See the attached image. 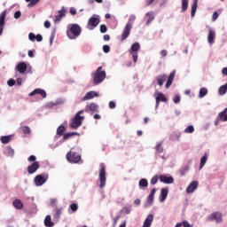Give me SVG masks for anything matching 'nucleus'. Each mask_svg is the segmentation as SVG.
Segmentation results:
<instances>
[{
  "instance_id": "58836bf2",
  "label": "nucleus",
  "mask_w": 227,
  "mask_h": 227,
  "mask_svg": "<svg viewBox=\"0 0 227 227\" xmlns=\"http://www.w3.org/2000/svg\"><path fill=\"white\" fill-rule=\"evenodd\" d=\"M189 8V0H182V10L183 12H187Z\"/></svg>"
},
{
  "instance_id": "bb28decb",
  "label": "nucleus",
  "mask_w": 227,
  "mask_h": 227,
  "mask_svg": "<svg viewBox=\"0 0 227 227\" xmlns=\"http://www.w3.org/2000/svg\"><path fill=\"white\" fill-rule=\"evenodd\" d=\"M44 225L47 227L54 226V223H52V220L51 218V215H46V217L44 219Z\"/></svg>"
},
{
  "instance_id": "0e129e2a",
  "label": "nucleus",
  "mask_w": 227,
  "mask_h": 227,
  "mask_svg": "<svg viewBox=\"0 0 227 227\" xmlns=\"http://www.w3.org/2000/svg\"><path fill=\"white\" fill-rule=\"evenodd\" d=\"M44 27H46V29H49V27H51V21L46 20V21L44 22Z\"/></svg>"
},
{
  "instance_id": "39448f33",
  "label": "nucleus",
  "mask_w": 227,
  "mask_h": 227,
  "mask_svg": "<svg viewBox=\"0 0 227 227\" xmlns=\"http://www.w3.org/2000/svg\"><path fill=\"white\" fill-rule=\"evenodd\" d=\"M66 159L67 162H70V164H79L82 160L81 154L72 151L67 153Z\"/></svg>"
},
{
  "instance_id": "49530a36",
  "label": "nucleus",
  "mask_w": 227,
  "mask_h": 227,
  "mask_svg": "<svg viewBox=\"0 0 227 227\" xmlns=\"http://www.w3.org/2000/svg\"><path fill=\"white\" fill-rule=\"evenodd\" d=\"M40 3V0H30V3L27 4L28 8H33V6H36Z\"/></svg>"
},
{
  "instance_id": "de8ad7c7",
  "label": "nucleus",
  "mask_w": 227,
  "mask_h": 227,
  "mask_svg": "<svg viewBox=\"0 0 227 227\" xmlns=\"http://www.w3.org/2000/svg\"><path fill=\"white\" fill-rule=\"evenodd\" d=\"M70 209L72 210V212H77V210L79 209V205H77V203H72L70 205Z\"/></svg>"
},
{
  "instance_id": "72a5a7b5",
  "label": "nucleus",
  "mask_w": 227,
  "mask_h": 227,
  "mask_svg": "<svg viewBox=\"0 0 227 227\" xmlns=\"http://www.w3.org/2000/svg\"><path fill=\"white\" fill-rule=\"evenodd\" d=\"M63 17H65V11L61 10L59 12V14L55 16V22H59Z\"/></svg>"
},
{
  "instance_id": "5fc2aeb1",
  "label": "nucleus",
  "mask_w": 227,
  "mask_h": 227,
  "mask_svg": "<svg viewBox=\"0 0 227 227\" xmlns=\"http://www.w3.org/2000/svg\"><path fill=\"white\" fill-rule=\"evenodd\" d=\"M22 15V12H20V11H17L14 13V19H20V16Z\"/></svg>"
},
{
  "instance_id": "423d86ee",
  "label": "nucleus",
  "mask_w": 227,
  "mask_h": 227,
  "mask_svg": "<svg viewBox=\"0 0 227 227\" xmlns=\"http://www.w3.org/2000/svg\"><path fill=\"white\" fill-rule=\"evenodd\" d=\"M48 180H49L48 173H43V174L37 175L34 178V182L36 187H42V185H43V184H45Z\"/></svg>"
},
{
  "instance_id": "69168bd1",
  "label": "nucleus",
  "mask_w": 227,
  "mask_h": 227,
  "mask_svg": "<svg viewBox=\"0 0 227 227\" xmlns=\"http://www.w3.org/2000/svg\"><path fill=\"white\" fill-rule=\"evenodd\" d=\"M182 224H183L184 227H191V224H190L189 222H187V221H184V222L182 223Z\"/></svg>"
},
{
  "instance_id": "37998d69",
  "label": "nucleus",
  "mask_w": 227,
  "mask_h": 227,
  "mask_svg": "<svg viewBox=\"0 0 227 227\" xmlns=\"http://www.w3.org/2000/svg\"><path fill=\"white\" fill-rule=\"evenodd\" d=\"M122 214L129 215L132 212V206L124 207L121 210Z\"/></svg>"
},
{
  "instance_id": "8fccbe9b",
  "label": "nucleus",
  "mask_w": 227,
  "mask_h": 227,
  "mask_svg": "<svg viewBox=\"0 0 227 227\" xmlns=\"http://www.w3.org/2000/svg\"><path fill=\"white\" fill-rule=\"evenodd\" d=\"M103 51H104V52H105L106 54H107V52H109V51H111V47H109V45H107V44H105V45L103 46Z\"/></svg>"
},
{
  "instance_id": "ea45409f",
  "label": "nucleus",
  "mask_w": 227,
  "mask_h": 227,
  "mask_svg": "<svg viewBox=\"0 0 227 227\" xmlns=\"http://www.w3.org/2000/svg\"><path fill=\"white\" fill-rule=\"evenodd\" d=\"M5 153L6 155H8L9 157H13L15 151L12 148V147H7L5 149Z\"/></svg>"
},
{
  "instance_id": "7ed1b4c3",
  "label": "nucleus",
  "mask_w": 227,
  "mask_h": 227,
  "mask_svg": "<svg viewBox=\"0 0 227 227\" xmlns=\"http://www.w3.org/2000/svg\"><path fill=\"white\" fill-rule=\"evenodd\" d=\"M93 82L95 86L100 84V82H104L106 79V72L102 70V67H98L95 73L92 74Z\"/></svg>"
},
{
  "instance_id": "1a4fd4ad",
  "label": "nucleus",
  "mask_w": 227,
  "mask_h": 227,
  "mask_svg": "<svg viewBox=\"0 0 227 227\" xmlns=\"http://www.w3.org/2000/svg\"><path fill=\"white\" fill-rule=\"evenodd\" d=\"M139 43H135L132 44L131 50L129 51V54L132 55L134 63H137V51H139Z\"/></svg>"
},
{
  "instance_id": "3c124183",
  "label": "nucleus",
  "mask_w": 227,
  "mask_h": 227,
  "mask_svg": "<svg viewBox=\"0 0 227 227\" xmlns=\"http://www.w3.org/2000/svg\"><path fill=\"white\" fill-rule=\"evenodd\" d=\"M100 33H107V26L101 25L100 26Z\"/></svg>"
},
{
  "instance_id": "052dcab7",
  "label": "nucleus",
  "mask_w": 227,
  "mask_h": 227,
  "mask_svg": "<svg viewBox=\"0 0 227 227\" xmlns=\"http://www.w3.org/2000/svg\"><path fill=\"white\" fill-rule=\"evenodd\" d=\"M160 56H162L163 58H166L168 56V51L167 50H162L160 51Z\"/></svg>"
},
{
  "instance_id": "c85d7f7f",
  "label": "nucleus",
  "mask_w": 227,
  "mask_h": 227,
  "mask_svg": "<svg viewBox=\"0 0 227 227\" xmlns=\"http://www.w3.org/2000/svg\"><path fill=\"white\" fill-rule=\"evenodd\" d=\"M196 10H198V0H194L192 5L191 16L194 17L196 15Z\"/></svg>"
},
{
  "instance_id": "774afa93",
  "label": "nucleus",
  "mask_w": 227,
  "mask_h": 227,
  "mask_svg": "<svg viewBox=\"0 0 227 227\" xmlns=\"http://www.w3.org/2000/svg\"><path fill=\"white\" fill-rule=\"evenodd\" d=\"M222 74H223V75H227V67L223 68Z\"/></svg>"
},
{
  "instance_id": "4468645a",
  "label": "nucleus",
  "mask_w": 227,
  "mask_h": 227,
  "mask_svg": "<svg viewBox=\"0 0 227 227\" xmlns=\"http://www.w3.org/2000/svg\"><path fill=\"white\" fill-rule=\"evenodd\" d=\"M85 113H98V105L96 103H91L90 105H87L85 107Z\"/></svg>"
},
{
  "instance_id": "9b49d317",
  "label": "nucleus",
  "mask_w": 227,
  "mask_h": 227,
  "mask_svg": "<svg viewBox=\"0 0 227 227\" xmlns=\"http://www.w3.org/2000/svg\"><path fill=\"white\" fill-rule=\"evenodd\" d=\"M219 121H227V107L218 114V116L215 121V125H219Z\"/></svg>"
},
{
  "instance_id": "a211bd4d",
  "label": "nucleus",
  "mask_w": 227,
  "mask_h": 227,
  "mask_svg": "<svg viewBox=\"0 0 227 227\" xmlns=\"http://www.w3.org/2000/svg\"><path fill=\"white\" fill-rule=\"evenodd\" d=\"M207 42L212 45V43H215V30L209 28L208 35H207Z\"/></svg>"
},
{
  "instance_id": "09e8293b",
  "label": "nucleus",
  "mask_w": 227,
  "mask_h": 227,
  "mask_svg": "<svg viewBox=\"0 0 227 227\" xmlns=\"http://www.w3.org/2000/svg\"><path fill=\"white\" fill-rule=\"evenodd\" d=\"M158 182H159V177L157 176H154L152 177L151 179L152 185H155V184H157Z\"/></svg>"
},
{
  "instance_id": "c756f323",
  "label": "nucleus",
  "mask_w": 227,
  "mask_h": 227,
  "mask_svg": "<svg viewBox=\"0 0 227 227\" xmlns=\"http://www.w3.org/2000/svg\"><path fill=\"white\" fill-rule=\"evenodd\" d=\"M208 159V156L207 155V153L200 159V170L203 169V168L205 167V164H207V160Z\"/></svg>"
},
{
  "instance_id": "412c9836",
  "label": "nucleus",
  "mask_w": 227,
  "mask_h": 227,
  "mask_svg": "<svg viewBox=\"0 0 227 227\" xmlns=\"http://www.w3.org/2000/svg\"><path fill=\"white\" fill-rule=\"evenodd\" d=\"M168 193H169V189H168V188H162L161 189L160 198V203H164V201H166Z\"/></svg>"
},
{
  "instance_id": "2f4dec72",
  "label": "nucleus",
  "mask_w": 227,
  "mask_h": 227,
  "mask_svg": "<svg viewBox=\"0 0 227 227\" xmlns=\"http://www.w3.org/2000/svg\"><path fill=\"white\" fill-rule=\"evenodd\" d=\"M146 17H149L146 21L147 26H149V24H152V22H153V19H155V17L153 16V12H147Z\"/></svg>"
},
{
  "instance_id": "338daca9",
  "label": "nucleus",
  "mask_w": 227,
  "mask_h": 227,
  "mask_svg": "<svg viewBox=\"0 0 227 227\" xmlns=\"http://www.w3.org/2000/svg\"><path fill=\"white\" fill-rule=\"evenodd\" d=\"M135 205H141V200L137 199L134 200Z\"/></svg>"
},
{
  "instance_id": "473e14b6",
  "label": "nucleus",
  "mask_w": 227,
  "mask_h": 227,
  "mask_svg": "<svg viewBox=\"0 0 227 227\" xmlns=\"http://www.w3.org/2000/svg\"><path fill=\"white\" fill-rule=\"evenodd\" d=\"M219 95H226L227 93V83L225 85L220 86L218 89Z\"/></svg>"
},
{
  "instance_id": "79ce46f5",
  "label": "nucleus",
  "mask_w": 227,
  "mask_h": 227,
  "mask_svg": "<svg viewBox=\"0 0 227 227\" xmlns=\"http://www.w3.org/2000/svg\"><path fill=\"white\" fill-rule=\"evenodd\" d=\"M20 130H22L23 134H31V129L28 126H21Z\"/></svg>"
},
{
  "instance_id": "e2e57ef3",
  "label": "nucleus",
  "mask_w": 227,
  "mask_h": 227,
  "mask_svg": "<svg viewBox=\"0 0 227 227\" xmlns=\"http://www.w3.org/2000/svg\"><path fill=\"white\" fill-rule=\"evenodd\" d=\"M155 3V0H146L145 6H150L151 4H153Z\"/></svg>"
},
{
  "instance_id": "6ab92c4d",
  "label": "nucleus",
  "mask_w": 227,
  "mask_h": 227,
  "mask_svg": "<svg viewBox=\"0 0 227 227\" xmlns=\"http://www.w3.org/2000/svg\"><path fill=\"white\" fill-rule=\"evenodd\" d=\"M6 19V11H4L0 14V36L3 35V30L4 29V20Z\"/></svg>"
},
{
  "instance_id": "864d4df0",
  "label": "nucleus",
  "mask_w": 227,
  "mask_h": 227,
  "mask_svg": "<svg viewBox=\"0 0 227 227\" xmlns=\"http://www.w3.org/2000/svg\"><path fill=\"white\" fill-rule=\"evenodd\" d=\"M216 19H219V13L217 12H215L212 16L213 22H215Z\"/></svg>"
},
{
  "instance_id": "2eb2a0df",
  "label": "nucleus",
  "mask_w": 227,
  "mask_h": 227,
  "mask_svg": "<svg viewBox=\"0 0 227 227\" xmlns=\"http://www.w3.org/2000/svg\"><path fill=\"white\" fill-rule=\"evenodd\" d=\"M28 95L29 97H35V95H41L43 98H47V92H45V90H43V89H35L32 92H30Z\"/></svg>"
},
{
  "instance_id": "680f3d73",
  "label": "nucleus",
  "mask_w": 227,
  "mask_h": 227,
  "mask_svg": "<svg viewBox=\"0 0 227 227\" xmlns=\"http://www.w3.org/2000/svg\"><path fill=\"white\" fill-rule=\"evenodd\" d=\"M103 40H105V42H109V40H111V36L109 35H105L103 36Z\"/></svg>"
},
{
  "instance_id": "dca6fc26",
  "label": "nucleus",
  "mask_w": 227,
  "mask_h": 227,
  "mask_svg": "<svg viewBox=\"0 0 227 227\" xmlns=\"http://www.w3.org/2000/svg\"><path fill=\"white\" fill-rule=\"evenodd\" d=\"M198 185H200V183L198 181H192L186 188V192L188 194L194 192L196 189H198Z\"/></svg>"
},
{
  "instance_id": "603ef678",
  "label": "nucleus",
  "mask_w": 227,
  "mask_h": 227,
  "mask_svg": "<svg viewBox=\"0 0 227 227\" xmlns=\"http://www.w3.org/2000/svg\"><path fill=\"white\" fill-rule=\"evenodd\" d=\"M28 162H36V156L31 155L27 158Z\"/></svg>"
},
{
  "instance_id": "5701e85b",
  "label": "nucleus",
  "mask_w": 227,
  "mask_h": 227,
  "mask_svg": "<svg viewBox=\"0 0 227 227\" xmlns=\"http://www.w3.org/2000/svg\"><path fill=\"white\" fill-rule=\"evenodd\" d=\"M12 206L16 210H22L24 208V204L22 203L21 200L16 199L12 201Z\"/></svg>"
},
{
  "instance_id": "a18cd8bd",
  "label": "nucleus",
  "mask_w": 227,
  "mask_h": 227,
  "mask_svg": "<svg viewBox=\"0 0 227 227\" xmlns=\"http://www.w3.org/2000/svg\"><path fill=\"white\" fill-rule=\"evenodd\" d=\"M194 132V126L190 125L184 129L185 134H192Z\"/></svg>"
},
{
  "instance_id": "bf43d9fd",
  "label": "nucleus",
  "mask_w": 227,
  "mask_h": 227,
  "mask_svg": "<svg viewBox=\"0 0 227 227\" xmlns=\"http://www.w3.org/2000/svg\"><path fill=\"white\" fill-rule=\"evenodd\" d=\"M69 12L71 15H77V10H75L74 7H71Z\"/></svg>"
},
{
  "instance_id": "4be33fe9",
  "label": "nucleus",
  "mask_w": 227,
  "mask_h": 227,
  "mask_svg": "<svg viewBox=\"0 0 227 227\" xmlns=\"http://www.w3.org/2000/svg\"><path fill=\"white\" fill-rule=\"evenodd\" d=\"M160 181H161L163 184H173L175 182V179L173 176H167L165 175L160 176Z\"/></svg>"
},
{
  "instance_id": "f8f14e48",
  "label": "nucleus",
  "mask_w": 227,
  "mask_h": 227,
  "mask_svg": "<svg viewBox=\"0 0 227 227\" xmlns=\"http://www.w3.org/2000/svg\"><path fill=\"white\" fill-rule=\"evenodd\" d=\"M209 221H215V223H221L223 221V213L213 212L209 216Z\"/></svg>"
},
{
  "instance_id": "a19ab883",
  "label": "nucleus",
  "mask_w": 227,
  "mask_h": 227,
  "mask_svg": "<svg viewBox=\"0 0 227 227\" xmlns=\"http://www.w3.org/2000/svg\"><path fill=\"white\" fill-rule=\"evenodd\" d=\"M72 136H77V132L66 133L63 137L64 141H67V139H70V137H72Z\"/></svg>"
},
{
  "instance_id": "20e7f679",
  "label": "nucleus",
  "mask_w": 227,
  "mask_h": 227,
  "mask_svg": "<svg viewBox=\"0 0 227 227\" xmlns=\"http://www.w3.org/2000/svg\"><path fill=\"white\" fill-rule=\"evenodd\" d=\"M84 113V110H80L72 120L70 124L71 129H79L81 125H82V121L84 120V116H81Z\"/></svg>"
},
{
  "instance_id": "f257e3e1",
  "label": "nucleus",
  "mask_w": 227,
  "mask_h": 227,
  "mask_svg": "<svg viewBox=\"0 0 227 227\" xmlns=\"http://www.w3.org/2000/svg\"><path fill=\"white\" fill-rule=\"evenodd\" d=\"M175 75H176V71L174 70L170 73L168 77L166 74H159L158 76H156L155 81L158 86H164V82H166L167 81L165 88H167L168 90V88H170L171 84H173V81H175Z\"/></svg>"
},
{
  "instance_id": "c03bdc74",
  "label": "nucleus",
  "mask_w": 227,
  "mask_h": 227,
  "mask_svg": "<svg viewBox=\"0 0 227 227\" xmlns=\"http://www.w3.org/2000/svg\"><path fill=\"white\" fill-rule=\"evenodd\" d=\"M155 150L158 153H162V152H164V149L162 148V143H158L155 146Z\"/></svg>"
},
{
  "instance_id": "ddd939ff",
  "label": "nucleus",
  "mask_w": 227,
  "mask_h": 227,
  "mask_svg": "<svg viewBox=\"0 0 227 227\" xmlns=\"http://www.w3.org/2000/svg\"><path fill=\"white\" fill-rule=\"evenodd\" d=\"M38 169H40V163L38 161H35L27 167V171L29 175H33V173H36Z\"/></svg>"
},
{
  "instance_id": "a878e982",
  "label": "nucleus",
  "mask_w": 227,
  "mask_h": 227,
  "mask_svg": "<svg viewBox=\"0 0 227 227\" xmlns=\"http://www.w3.org/2000/svg\"><path fill=\"white\" fill-rule=\"evenodd\" d=\"M152 223H153V215H149L145 220L144 221V224L142 227H150L152 226Z\"/></svg>"
},
{
  "instance_id": "cd10ccee",
  "label": "nucleus",
  "mask_w": 227,
  "mask_h": 227,
  "mask_svg": "<svg viewBox=\"0 0 227 227\" xmlns=\"http://www.w3.org/2000/svg\"><path fill=\"white\" fill-rule=\"evenodd\" d=\"M138 185L140 189H146L148 187V180L142 178L139 180Z\"/></svg>"
},
{
  "instance_id": "7c9ffc66",
  "label": "nucleus",
  "mask_w": 227,
  "mask_h": 227,
  "mask_svg": "<svg viewBox=\"0 0 227 227\" xmlns=\"http://www.w3.org/2000/svg\"><path fill=\"white\" fill-rule=\"evenodd\" d=\"M61 212H63V208H55L53 217L57 219V221H59V218L61 217Z\"/></svg>"
},
{
  "instance_id": "b1692460",
  "label": "nucleus",
  "mask_w": 227,
  "mask_h": 227,
  "mask_svg": "<svg viewBox=\"0 0 227 227\" xmlns=\"http://www.w3.org/2000/svg\"><path fill=\"white\" fill-rule=\"evenodd\" d=\"M95 97H98V93H97L96 91H90L82 98V100L83 102L86 100H91V98H95Z\"/></svg>"
},
{
  "instance_id": "0eeeda50",
  "label": "nucleus",
  "mask_w": 227,
  "mask_h": 227,
  "mask_svg": "<svg viewBox=\"0 0 227 227\" xmlns=\"http://www.w3.org/2000/svg\"><path fill=\"white\" fill-rule=\"evenodd\" d=\"M106 165L104 163L100 164V170H99V187L100 189H104V187H106Z\"/></svg>"
},
{
  "instance_id": "f03ea898",
  "label": "nucleus",
  "mask_w": 227,
  "mask_h": 227,
  "mask_svg": "<svg viewBox=\"0 0 227 227\" xmlns=\"http://www.w3.org/2000/svg\"><path fill=\"white\" fill-rule=\"evenodd\" d=\"M82 29L78 24H71L67 27V35L70 40H75L81 36Z\"/></svg>"
},
{
  "instance_id": "f704fd0d",
  "label": "nucleus",
  "mask_w": 227,
  "mask_h": 227,
  "mask_svg": "<svg viewBox=\"0 0 227 227\" xmlns=\"http://www.w3.org/2000/svg\"><path fill=\"white\" fill-rule=\"evenodd\" d=\"M0 140L3 143V145H8V143L12 141V137L10 136L1 137Z\"/></svg>"
},
{
  "instance_id": "aec40b11",
  "label": "nucleus",
  "mask_w": 227,
  "mask_h": 227,
  "mask_svg": "<svg viewBox=\"0 0 227 227\" xmlns=\"http://www.w3.org/2000/svg\"><path fill=\"white\" fill-rule=\"evenodd\" d=\"M160 102H168V98H166V95L162 92H159L156 97V108L159 107V104H160Z\"/></svg>"
},
{
  "instance_id": "13d9d810",
  "label": "nucleus",
  "mask_w": 227,
  "mask_h": 227,
  "mask_svg": "<svg viewBox=\"0 0 227 227\" xmlns=\"http://www.w3.org/2000/svg\"><path fill=\"white\" fill-rule=\"evenodd\" d=\"M109 107L110 109H114L116 107V103H114V101H110Z\"/></svg>"
},
{
  "instance_id": "e433bc0d",
  "label": "nucleus",
  "mask_w": 227,
  "mask_h": 227,
  "mask_svg": "<svg viewBox=\"0 0 227 227\" xmlns=\"http://www.w3.org/2000/svg\"><path fill=\"white\" fill-rule=\"evenodd\" d=\"M65 130H67V129L63 126L60 125L58 129H57V134L58 136H63L65 134Z\"/></svg>"
},
{
  "instance_id": "4d7b16f0",
  "label": "nucleus",
  "mask_w": 227,
  "mask_h": 227,
  "mask_svg": "<svg viewBox=\"0 0 227 227\" xmlns=\"http://www.w3.org/2000/svg\"><path fill=\"white\" fill-rule=\"evenodd\" d=\"M173 102L175 104H178L180 102V96H175L173 98Z\"/></svg>"
},
{
  "instance_id": "6e6d98bb",
  "label": "nucleus",
  "mask_w": 227,
  "mask_h": 227,
  "mask_svg": "<svg viewBox=\"0 0 227 227\" xmlns=\"http://www.w3.org/2000/svg\"><path fill=\"white\" fill-rule=\"evenodd\" d=\"M7 84L8 86H15V80L13 79H10L8 82H7Z\"/></svg>"
},
{
  "instance_id": "c9c22d12",
  "label": "nucleus",
  "mask_w": 227,
  "mask_h": 227,
  "mask_svg": "<svg viewBox=\"0 0 227 227\" xmlns=\"http://www.w3.org/2000/svg\"><path fill=\"white\" fill-rule=\"evenodd\" d=\"M157 192V189L153 188L151 191V193L148 196V200L151 203H153V198L155 197V193Z\"/></svg>"
},
{
  "instance_id": "f3484780",
  "label": "nucleus",
  "mask_w": 227,
  "mask_h": 227,
  "mask_svg": "<svg viewBox=\"0 0 227 227\" xmlns=\"http://www.w3.org/2000/svg\"><path fill=\"white\" fill-rule=\"evenodd\" d=\"M16 70L19 74H26V70H27V64H26V62H20L16 66Z\"/></svg>"
},
{
  "instance_id": "4c0bfd02",
  "label": "nucleus",
  "mask_w": 227,
  "mask_h": 227,
  "mask_svg": "<svg viewBox=\"0 0 227 227\" xmlns=\"http://www.w3.org/2000/svg\"><path fill=\"white\" fill-rule=\"evenodd\" d=\"M208 93V90L207 88H201L200 90L199 97L200 98H203Z\"/></svg>"
},
{
  "instance_id": "6e6552de",
  "label": "nucleus",
  "mask_w": 227,
  "mask_h": 227,
  "mask_svg": "<svg viewBox=\"0 0 227 227\" xmlns=\"http://www.w3.org/2000/svg\"><path fill=\"white\" fill-rule=\"evenodd\" d=\"M98 24H100V16L97 14L92 15L88 20V27L90 30L95 29Z\"/></svg>"
},
{
  "instance_id": "9d476101",
  "label": "nucleus",
  "mask_w": 227,
  "mask_h": 227,
  "mask_svg": "<svg viewBox=\"0 0 227 227\" xmlns=\"http://www.w3.org/2000/svg\"><path fill=\"white\" fill-rule=\"evenodd\" d=\"M130 29H132V24L127 23L121 35V42H124V40H127V38H129V36L130 35Z\"/></svg>"
},
{
  "instance_id": "393cba45",
  "label": "nucleus",
  "mask_w": 227,
  "mask_h": 227,
  "mask_svg": "<svg viewBox=\"0 0 227 227\" xmlns=\"http://www.w3.org/2000/svg\"><path fill=\"white\" fill-rule=\"evenodd\" d=\"M28 38L30 42H35V40H36V42H42V40H43L42 35L38 34L37 35H35L34 33H30L28 35Z\"/></svg>"
}]
</instances>
